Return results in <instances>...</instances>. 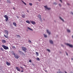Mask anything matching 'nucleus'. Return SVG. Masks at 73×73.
Masks as SVG:
<instances>
[{
  "label": "nucleus",
  "instance_id": "obj_30",
  "mask_svg": "<svg viewBox=\"0 0 73 73\" xmlns=\"http://www.w3.org/2000/svg\"><path fill=\"white\" fill-rule=\"evenodd\" d=\"M12 48H13V49H15V48H16L15 46H13Z\"/></svg>",
  "mask_w": 73,
  "mask_h": 73
},
{
  "label": "nucleus",
  "instance_id": "obj_47",
  "mask_svg": "<svg viewBox=\"0 0 73 73\" xmlns=\"http://www.w3.org/2000/svg\"><path fill=\"white\" fill-rule=\"evenodd\" d=\"M46 37H47V36L46 35Z\"/></svg>",
  "mask_w": 73,
  "mask_h": 73
},
{
  "label": "nucleus",
  "instance_id": "obj_43",
  "mask_svg": "<svg viewBox=\"0 0 73 73\" xmlns=\"http://www.w3.org/2000/svg\"><path fill=\"white\" fill-rule=\"evenodd\" d=\"M44 7H45V8H46V6H44Z\"/></svg>",
  "mask_w": 73,
  "mask_h": 73
},
{
  "label": "nucleus",
  "instance_id": "obj_45",
  "mask_svg": "<svg viewBox=\"0 0 73 73\" xmlns=\"http://www.w3.org/2000/svg\"><path fill=\"white\" fill-rule=\"evenodd\" d=\"M71 13H72V15H73V13H72V12H71Z\"/></svg>",
  "mask_w": 73,
  "mask_h": 73
},
{
  "label": "nucleus",
  "instance_id": "obj_16",
  "mask_svg": "<svg viewBox=\"0 0 73 73\" xmlns=\"http://www.w3.org/2000/svg\"><path fill=\"white\" fill-rule=\"evenodd\" d=\"M50 42L51 44H53V41L52 40H50Z\"/></svg>",
  "mask_w": 73,
  "mask_h": 73
},
{
  "label": "nucleus",
  "instance_id": "obj_32",
  "mask_svg": "<svg viewBox=\"0 0 73 73\" xmlns=\"http://www.w3.org/2000/svg\"><path fill=\"white\" fill-rule=\"evenodd\" d=\"M17 37H20V36L19 35H17Z\"/></svg>",
  "mask_w": 73,
  "mask_h": 73
},
{
  "label": "nucleus",
  "instance_id": "obj_12",
  "mask_svg": "<svg viewBox=\"0 0 73 73\" xmlns=\"http://www.w3.org/2000/svg\"><path fill=\"white\" fill-rule=\"evenodd\" d=\"M47 33L49 34V35H50V32H49V30H47Z\"/></svg>",
  "mask_w": 73,
  "mask_h": 73
},
{
  "label": "nucleus",
  "instance_id": "obj_31",
  "mask_svg": "<svg viewBox=\"0 0 73 73\" xmlns=\"http://www.w3.org/2000/svg\"><path fill=\"white\" fill-rule=\"evenodd\" d=\"M29 62H32V60H29Z\"/></svg>",
  "mask_w": 73,
  "mask_h": 73
},
{
  "label": "nucleus",
  "instance_id": "obj_34",
  "mask_svg": "<svg viewBox=\"0 0 73 73\" xmlns=\"http://www.w3.org/2000/svg\"><path fill=\"white\" fill-rule=\"evenodd\" d=\"M21 72H24V71L22 70V71H21Z\"/></svg>",
  "mask_w": 73,
  "mask_h": 73
},
{
  "label": "nucleus",
  "instance_id": "obj_48",
  "mask_svg": "<svg viewBox=\"0 0 73 73\" xmlns=\"http://www.w3.org/2000/svg\"><path fill=\"white\" fill-rule=\"evenodd\" d=\"M72 38H73V35L72 36Z\"/></svg>",
  "mask_w": 73,
  "mask_h": 73
},
{
  "label": "nucleus",
  "instance_id": "obj_10",
  "mask_svg": "<svg viewBox=\"0 0 73 73\" xmlns=\"http://www.w3.org/2000/svg\"><path fill=\"white\" fill-rule=\"evenodd\" d=\"M19 53H20L22 54H24V53H23V52H22L21 51H20L19 50Z\"/></svg>",
  "mask_w": 73,
  "mask_h": 73
},
{
  "label": "nucleus",
  "instance_id": "obj_13",
  "mask_svg": "<svg viewBox=\"0 0 73 73\" xmlns=\"http://www.w3.org/2000/svg\"><path fill=\"white\" fill-rule=\"evenodd\" d=\"M2 41L3 43H6V41L5 40H2Z\"/></svg>",
  "mask_w": 73,
  "mask_h": 73
},
{
  "label": "nucleus",
  "instance_id": "obj_28",
  "mask_svg": "<svg viewBox=\"0 0 73 73\" xmlns=\"http://www.w3.org/2000/svg\"><path fill=\"white\" fill-rule=\"evenodd\" d=\"M28 42H29V43H31V42H32L30 40H29Z\"/></svg>",
  "mask_w": 73,
  "mask_h": 73
},
{
  "label": "nucleus",
  "instance_id": "obj_18",
  "mask_svg": "<svg viewBox=\"0 0 73 73\" xmlns=\"http://www.w3.org/2000/svg\"><path fill=\"white\" fill-rule=\"evenodd\" d=\"M23 2V3H24V4L25 5H27V4H26V3H25V2H24V1H23V0H21Z\"/></svg>",
  "mask_w": 73,
  "mask_h": 73
},
{
  "label": "nucleus",
  "instance_id": "obj_49",
  "mask_svg": "<svg viewBox=\"0 0 73 73\" xmlns=\"http://www.w3.org/2000/svg\"><path fill=\"white\" fill-rule=\"evenodd\" d=\"M1 1V0H0V2Z\"/></svg>",
  "mask_w": 73,
  "mask_h": 73
},
{
  "label": "nucleus",
  "instance_id": "obj_1",
  "mask_svg": "<svg viewBox=\"0 0 73 73\" xmlns=\"http://www.w3.org/2000/svg\"><path fill=\"white\" fill-rule=\"evenodd\" d=\"M4 32H5V34H7V36L5 35H4V37H5V38H8V33H9L8 31H7V30H5Z\"/></svg>",
  "mask_w": 73,
  "mask_h": 73
},
{
  "label": "nucleus",
  "instance_id": "obj_3",
  "mask_svg": "<svg viewBox=\"0 0 73 73\" xmlns=\"http://www.w3.org/2000/svg\"><path fill=\"white\" fill-rule=\"evenodd\" d=\"M13 54L14 56H15V58H17V59L19 58V55L16 54L14 53H13Z\"/></svg>",
  "mask_w": 73,
  "mask_h": 73
},
{
  "label": "nucleus",
  "instance_id": "obj_7",
  "mask_svg": "<svg viewBox=\"0 0 73 73\" xmlns=\"http://www.w3.org/2000/svg\"><path fill=\"white\" fill-rule=\"evenodd\" d=\"M16 68L17 70V71H19V72H20V71L21 70L20 68L17 67H16Z\"/></svg>",
  "mask_w": 73,
  "mask_h": 73
},
{
  "label": "nucleus",
  "instance_id": "obj_40",
  "mask_svg": "<svg viewBox=\"0 0 73 73\" xmlns=\"http://www.w3.org/2000/svg\"><path fill=\"white\" fill-rule=\"evenodd\" d=\"M66 53L67 55V56H68V54L67 53Z\"/></svg>",
  "mask_w": 73,
  "mask_h": 73
},
{
  "label": "nucleus",
  "instance_id": "obj_17",
  "mask_svg": "<svg viewBox=\"0 0 73 73\" xmlns=\"http://www.w3.org/2000/svg\"><path fill=\"white\" fill-rule=\"evenodd\" d=\"M27 28H28V29H29L30 31H33V30L32 29H31L29 27H27Z\"/></svg>",
  "mask_w": 73,
  "mask_h": 73
},
{
  "label": "nucleus",
  "instance_id": "obj_50",
  "mask_svg": "<svg viewBox=\"0 0 73 73\" xmlns=\"http://www.w3.org/2000/svg\"><path fill=\"white\" fill-rule=\"evenodd\" d=\"M17 17L18 18V17Z\"/></svg>",
  "mask_w": 73,
  "mask_h": 73
},
{
  "label": "nucleus",
  "instance_id": "obj_24",
  "mask_svg": "<svg viewBox=\"0 0 73 73\" xmlns=\"http://www.w3.org/2000/svg\"><path fill=\"white\" fill-rule=\"evenodd\" d=\"M36 54L37 55V56H38V53L37 52H36Z\"/></svg>",
  "mask_w": 73,
  "mask_h": 73
},
{
  "label": "nucleus",
  "instance_id": "obj_25",
  "mask_svg": "<svg viewBox=\"0 0 73 73\" xmlns=\"http://www.w3.org/2000/svg\"><path fill=\"white\" fill-rule=\"evenodd\" d=\"M29 5H31V6H32V3H29Z\"/></svg>",
  "mask_w": 73,
  "mask_h": 73
},
{
  "label": "nucleus",
  "instance_id": "obj_4",
  "mask_svg": "<svg viewBox=\"0 0 73 73\" xmlns=\"http://www.w3.org/2000/svg\"><path fill=\"white\" fill-rule=\"evenodd\" d=\"M22 50H24L25 52H26L27 51L26 50H27V48H25V47H21Z\"/></svg>",
  "mask_w": 73,
  "mask_h": 73
},
{
  "label": "nucleus",
  "instance_id": "obj_38",
  "mask_svg": "<svg viewBox=\"0 0 73 73\" xmlns=\"http://www.w3.org/2000/svg\"><path fill=\"white\" fill-rule=\"evenodd\" d=\"M60 1L61 3H62V0H60Z\"/></svg>",
  "mask_w": 73,
  "mask_h": 73
},
{
  "label": "nucleus",
  "instance_id": "obj_15",
  "mask_svg": "<svg viewBox=\"0 0 73 73\" xmlns=\"http://www.w3.org/2000/svg\"><path fill=\"white\" fill-rule=\"evenodd\" d=\"M13 24L14 25H15V27H16V23L15 22H13Z\"/></svg>",
  "mask_w": 73,
  "mask_h": 73
},
{
  "label": "nucleus",
  "instance_id": "obj_5",
  "mask_svg": "<svg viewBox=\"0 0 73 73\" xmlns=\"http://www.w3.org/2000/svg\"><path fill=\"white\" fill-rule=\"evenodd\" d=\"M4 17L5 18V21L7 22L8 20V17H7V15H5L4 16Z\"/></svg>",
  "mask_w": 73,
  "mask_h": 73
},
{
  "label": "nucleus",
  "instance_id": "obj_39",
  "mask_svg": "<svg viewBox=\"0 0 73 73\" xmlns=\"http://www.w3.org/2000/svg\"><path fill=\"white\" fill-rule=\"evenodd\" d=\"M13 9L14 10H15V8L13 7Z\"/></svg>",
  "mask_w": 73,
  "mask_h": 73
},
{
  "label": "nucleus",
  "instance_id": "obj_51",
  "mask_svg": "<svg viewBox=\"0 0 73 73\" xmlns=\"http://www.w3.org/2000/svg\"><path fill=\"white\" fill-rule=\"evenodd\" d=\"M17 17L18 18V17Z\"/></svg>",
  "mask_w": 73,
  "mask_h": 73
},
{
  "label": "nucleus",
  "instance_id": "obj_27",
  "mask_svg": "<svg viewBox=\"0 0 73 73\" xmlns=\"http://www.w3.org/2000/svg\"><path fill=\"white\" fill-rule=\"evenodd\" d=\"M60 19H61L62 20V21H64V20H63V19H62L60 17Z\"/></svg>",
  "mask_w": 73,
  "mask_h": 73
},
{
  "label": "nucleus",
  "instance_id": "obj_2",
  "mask_svg": "<svg viewBox=\"0 0 73 73\" xmlns=\"http://www.w3.org/2000/svg\"><path fill=\"white\" fill-rule=\"evenodd\" d=\"M2 47L4 48V49L5 50H7V49H9V48L8 47H7L6 46H5V45H2Z\"/></svg>",
  "mask_w": 73,
  "mask_h": 73
},
{
  "label": "nucleus",
  "instance_id": "obj_20",
  "mask_svg": "<svg viewBox=\"0 0 73 73\" xmlns=\"http://www.w3.org/2000/svg\"><path fill=\"white\" fill-rule=\"evenodd\" d=\"M38 16L39 17V19H41V15H39Z\"/></svg>",
  "mask_w": 73,
  "mask_h": 73
},
{
  "label": "nucleus",
  "instance_id": "obj_23",
  "mask_svg": "<svg viewBox=\"0 0 73 73\" xmlns=\"http://www.w3.org/2000/svg\"><path fill=\"white\" fill-rule=\"evenodd\" d=\"M36 60H37V61H40V58H36Z\"/></svg>",
  "mask_w": 73,
  "mask_h": 73
},
{
  "label": "nucleus",
  "instance_id": "obj_42",
  "mask_svg": "<svg viewBox=\"0 0 73 73\" xmlns=\"http://www.w3.org/2000/svg\"><path fill=\"white\" fill-rule=\"evenodd\" d=\"M38 0V1H41V0Z\"/></svg>",
  "mask_w": 73,
  "mask_h": 73
},
{
  "label": "nucleus",
  "instance_id": "obj_6",
  "mask_svg": "<svg viewBox=\"0 0 73 73\" xmlns=\"http://www.w3.org/2000/svg\"><path fill=\"white\" fill-rule=\"evenodd\" d=\"M67 45V46H69L70 47H71V48H73V45L71 44H69L68 43H67L66 44Z\"/></svg>",
  "mask_w": 73,
  "mask_h": 73
},
{
  "label": "nucleus",
  "instance_id": "obj_8",
  "mask_svg": "<svg viewBox=\"0 0 73 73\" xmlns=\"http://www.w3.org/2000/svg\"><path fill=\"white\" fill-rule=\"evenodd\" d=\"M6 63L7 65L8 66H9V65H11V64L10 63L8 62V61L6 62Z\"/></svg>",
  "mask_w": 73,
  "mask_h": 73
},
{
  "label": "nucleus",
  "instance_id": "obj_44",
  "mask_svg": "<svg viewBox=\"0 0 73 73\" xmlns=\"http://www.w3.org/2000/svg\"><path fill=\"white\" fill-rule=\"evenodd\" d=\"M71 60H73V58H72Z\"/></svg>",
  "mask_w": 73,
  "mask_h": 73
},
{
  "label": "nucleus",
  "instance_id": "obj_9",
  "mask_svg": "<svg viewBox=\"0 0 73 73\" xmlns=\"http://www.w3.org/2000/svg\"><path fill=\"white\" fill-rule=\"evenodd\" d=\"M31 23L32 24L34 25V24H36V22L35 21H31Z\"/></svg>",
  "mask_w": 73,
  "mask_h": 73
},
{
  "label": "nucleus",
  "instance_id": "obj_26",
  "mask_svg": "<svg viewBox=\"0 0 73 73\" xmlns=\"http://www.w3.org/2000/svg\"><path fill=\"white\" fill-rule=\"evenodd\" d=\"M44 37H45V38H46V35L45 34H44Z\"/></svg>",
  "mask_w": 73,
  "mask_h": 73
},
{
  "label": "nucleus",
  "instance_id": "obj_14",
  "mask_svg": "<svg viewBox=\"0 0 73 73\" xmlns=\"http://www.w3.org/2000/svg\"><path fill=\"white\" fill-rule=\"evenodd\" d=\"M46 9H48V10H50V8H48V7H47V6H46Z\"/></svg>",
  "mask_w": 73,
  "mask_h": 73
},
{
  "label": "nucleus",
  "instance_id": "obj_37",
  "mask_svg": "<svg viewBox=\"0 0 73 73\" xmlns=\"http://www.w3.org/2000/svg\"><path fill=\"white\" fill-rule=\"evenodd\" d=\"M59 6H60V7H61V4H59Z\"/></svg>",
  "mask_w": 73,
  "mask_h": 73
},
{
  "label": "nucleus",
  "instance_id": "obj_35",
  "mask_svg": "<svg viewBox=\"0 0 73 73\" xmlns=\"http://www.w3.org/2000/svg\"><path fill=\"white\" fill-rule=\"evenodd\" d=\"M32 65H33V66H35V65L33 63H32Z\"/></svg>",
  "mask_w": 73,
  "mask_h": 73
},
{
  "label": "nucleus",
  "instance_id": "obj_41",
  "mask_svg": "<svg viewBox=\"0 0 73 73\" xmlns=\"http://www.w3.org/2000/svg\"><path fill=\"white\" fill-rule=\"evenodd\" d=\"M68 5H69V3H67Z\"/></svg>",
  "mask_w": 73,
  "mask_h": 73
},
{
  "label": "nucleus",
  "instance_id": "obj_22",
  "mask_svg": "<svg viewBox=\"0 0 73 73\" xmlns=\"http://www.w3.org/2000/svg\"><path fill=\"white\" fill-rule=\"evenodd\" d=\"M0 50H1L2 51H4V49H3V48H1Z\"/></svg>",
  "mask_w": 73,
  "mask_h": 73
},
{
  "label": "nucleus",
  "instance_id": "obj_33",
  "mask_svg": "<svg viewBox=\"0 0 73 73\" xmlns=\"http://www.w3.org/2000/svg\"><path fill=\"white\" fill-rule=\"evenodd\" d=\"M21 69H23V68L21 66Z\"/></svg>",
  "mask_w": 73,
  "mask_h": 73
},
{
  "label": "nucleus",
  "instance_id": "obj_19",
  "mask_svg": "<svg viewBox=\"0 0 73 73\" xmlns=\"http://www.w3.org/2000/svg\"><path fill=\"white\" fill-rule=\"evenodd\" d=\"M26 22L27 23H28V24H30V22L29 21H26Z\"/></svg>",
  "mask_w": 73,
  "mask_h": 73
},
{
  "label": "nucleus",
  "instance_id": "obj_46",
  "mask_svg": "<svg viewBox=\"0 0 73 73\" xmlns=\"http://www.w3.org/2000/svg\"><path fill=\"white\" fill-rule=\"evenodd\" d=\"M65 73H67V72H66V71H65Z\"/></svg>",
  "mask_w": 73,
  "mask_h": 73
},
{
  "label": "nucleus",
  "instance_id": "obj_11",
  "mask_svg": "<svg viewBox=\"0 0 73 73\" xmlns=\"http://www.w3.org/2000/svg\"><path fill=\"white\" fill-rule=\"evenodd\" d=\"M7 2L8 3H9V4H10V3H11V1H10V0H7Z\"/></svg>",
  "mask_w": 73,
  "mask_h": 73
},
{
  "label": "nucleus",
  "instance_id": "obj_21",
  "mask_svg": "<svg viewBox=\"0 0 73 73\" xmlns=\"http://www.w3.org/2000/svg\"><path fill=\"white\" fill-rule=\"evenodd\" d=\"M67 31L68 32H69V33L70 32V31L68 29H67Z\"/></svg>",
  "mask_w": 73,
  "mask_h": 73
},
{
  "label": "nucleus",
  "instance_id": "obj_29",
  "mask_svg": "<svg viewBox=\"0 0 73 73\" xmlns=\"http://www.w3.org/2000/svg\"><path fill=\"white\" fill-rule=\"evenodd\" d=\"M47 51H48V52H50V50H49L48 49H47Z\"/></svg>",
  "mask_w": 73,
  "mask_h": 73
},
{
  "label": "nucleus",
  "instance_id": "obj_36",
  "mask_svg": "<svg viewBox=\"0 0 73 73\" xmlns=\"http://www.w3.org/2000/svg\"><path fill=\"white\" fill-rule=\"evenodd\" d=\"M54 4H55V5H56V3H54Z\"/></svg>",
  "mask_w": 73,
  "mask_h": 73
}]
</instances>
